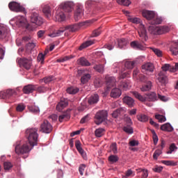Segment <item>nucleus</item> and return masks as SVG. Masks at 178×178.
I'll return each instance as SVG.
<instances>
[{
  "mask_svg": "<svg viewBox=\"0 0 178 178\" xmlns=\"http://www.w3.org/2000/svg\"><path fill=\"white\" fill-rule=\"evenodd\" d=\"M74 10V3L73 2H65L63 3L62 8H58L55 15L56 20L57 22H64L65 20L66 16L64 13L65 12L71 13Z\"/></svg>",
  "mask_w": 178,
  "mask_h": 178,
  "instance_id": "nucleus-1",
  "label": "nucleus"
},
{
  "mask_svg": "<svg viewBox=\"0 0 178 178\" xmlns=\"http://www.w3.org/2000/svg\"><path fill=\"white\" fill-rule=\"evenodd\" d=\"M133 95L138 100L142 102H145V104L149 106H152L151 104H148L147 102H155L158 99L156 97V93L154 92H149L145 95V97H143L140 93L138 92H134Z\"/></svg>",
  "mask_w": 178,
  "mask_h": 178,
  "instance_id": "nucleus-2",
  "label": "nucleus"
},
{
  "mask_svg": "<svg viewBox=\"0 0 178 178\" xmlns=\"http://www.w3.org/2000/svg\"><path fill=\"white\" fill-rule=\"evenodd\" d=\"M80 29V26L78 24H74L72 25H68L65 27H61L60 29L54 31L52 33L49 34L51 38H56L63 35V33L67 30L71 33L77 31Z\"/></svg>",
  "mask_w": 178,
  "mask_h": 178,
  "instance_id": "nucleus-3",
  "label": "nucleus"
},
{
  "mask_svg": "<svg viewBox=\"0 0 178 178\" xmlns=\"http://www.w3.org/2000/svg\"><path fill=\"white\" fill-rule=\"evenodd\" d=\"M28 142H17L15 145V151L17 155H24V154H29L30 151L32 149L29 146Z\"/></svg>",
  "mask_w": 178,
  "mask_h": 178,
  "instance_id": "nucleus-4",
  "label": "nucleus"
},
{
  "mask_svg": "<svg viewBox=\"0 0 178 178\" xmlns=\"http://www.w3.org/2000/svg\"><path fill=\"white\" fill-rule=\"evenodd\" d=\"M26 136L29 140V144L31 147H35L38 144V129L33 128V129H28L26 131Z\"/></svg>",
  "mask_w": 178,
  "mask_h": 178,
  "instance_id": "nucleus-5",
  "label": "nucleus"
},
{
  "mask_svg": "<svg viewBox=\"0 0 178 178\" xmlns=\"http://www.w3.org/2000/svg\"><path fill=\"white\" fill-rule=\"evenodd\" d=\"M108 113L106 111H100L96 113L95 115V122L96 124L99 125L105 121L107 118Z\"/></svg>",
  "mask_w": 178,
  "mask_h": 178,
  "instance_id": "nucleus-6",
  "label": "nucleus"
},
{
  "mask_svg": "<svg viewBox=\"0 0 178 178\" xmlns=\"http://www.w3.org/2000/svg\"><path fill=\"white\" fill-rule=\"evenodd\" d=\"M8 8L13 12L25 13V8L17 2H15V1L10 2L8 5Z\"/></svg>",
  "mask_w": 178,
  "mask_h": 178,
  "instance_id": "nucleus-7",
  "label": "nucleus"
},
{
  "mask_svg": "<svg viewBox=\"0 0 178 178\" xmlns=\"http://www.w3.org/2000/svg\"><path fill=\"white\" fill-rule=\"evenodd\" d=\"M31 22L37 26H41L43 24V19L38 13L33 11L31 15Z\"/></svg>",
  "mask_w": 178,
  "mask_h": 178,
  "instance_id": "nucleus-8",
  "label": "nucleus"
},
{
  "mask_svg": "<svg viewBox=\"0 0 178 178\" xmlns=\"http://www.w3.org/2000/svg\"><path fill=\"white\" fill-rule=\"evenodd\" d=\"M14 95H17V92L14 89H8L5 91L0 92V99H10Z\"/></svg>",
  "mask_w": 178,
  "mask_h": 178,
  "instance_id": "nucleus-9",
  "label": "nucleus"
},
{
  "mask_svg": "<svg viewBox=\"0 0 178 178\" xmlns=\"http://www.w3.org/2000/svg\"><path fill=\"white\" fill-rule=\"evenodd\" d=\"M157 80L160 85L163 87L166 86V84L168 83V76H166V73L163 72H160L158 74Z\"/></svg>",
  "mask_w": 178,
  "mask_h": 178,
  "instance_id": "nucleus-10",
  "label": "nucleus"
},
{
  "mask_svg": "<svg viewBox=\"0 0 178 178\" xmlns=\"http://www.w3.org/2000/svg\"><path fill=\"white\" fill-rule=\"evenodd\" d=\"M142 72H153L155 70V66L152 63H145L142 65Z\"/></svg>",
  "mask_w": 178,
  "mask_h": 178,
  "instance_id": "nucleus-11",
  "label": "nucleus"
},
{
  "mask_svg": "<svg viewBox=\"0 0 178 178\" xmlns=\"http://www.w3.org/2000/svg\"><path fill=\"white\" fill-rule=\"evenodd\" d=\"M75 147H76V149L78 152H79L80 155L82 156L83 160H87V155L86 152L83 150V149L81 147V143L80 140H75Z\"/></svg>",
  "mask_w": 178,
  "mask_h": 178,
  "instance_id": "nucleus-12",
  "label": "nucleus"
},
{
  "mask_svg": "<svg viewBox=\"0 0 178 178\" xmlns=\"http://www.w3.org/2000/svg\"><path fill=\"white\" fill-rule=\"evenodd\" d=\"M52 129L51 124L47 120H44L41 124V131L44 133L49 134L52 131Z\"/></svg>",
  "mask_w": 178,
  "mask_h": 178,
  "instance_id": "nucleus-13",
  "label": "nucleus"
},
{
  "mask_svg": "<svg viewBox=\"0 0 178 178\" xmlns=\"http://www.w3.org/2000/svg\"><path fill=\"white\" fill-rule=\"evenodd\" d=\"M138 34L142 40L147 41L148 39L147 30L144 25H140V29L138 30Z\"/></svg>",
  "mask_w": 178,
  "mask_h": 178,
  "instance_id": "nucleus-14",
  "label": "nucleus"
},
{
  "mask_svg": "<svg viewBox=\"0 0 178 178\" xmlns=\"http://www.w3.org/2000/svg\"><path fill=\"white\" fill-rule=\"evenodd\" d=\"M19 63L25 69L29 70L31 67L32 61L31 60H28V58H20L19 60Z\"/></svg>",
  "mask_w": 178,
  "mask_h": 178,
  "instance_id": "nucleus-15",
  "label": "nucleus"
},
{
  "mask_svg": "<svg viewBox=\"0 0 178 178\" xmlns=\"http://www.w3.org/2000/svg\"><path fill=\"white\" fill-rule=\"evenodd\" d=\"M142 15L147 20H152L155 17V13L152 10H143Z\"/></svg>",
  "mask_w": 178,
  "mask_h": 178,
  "instance_id": "nucleus-16",
  "label": "nucleus"
},
{
  "mask_svg": "<svg viewBox=\"0 0 178 178\" xmlns=\"http://www.w3.org/2000/svg\"><path fill=\"white\" fill-rule=\"evenodd\" d=\"M9 35L8 28L3 24H0V40L7 38Z\"/></svg>",
  "mask_w": 178,
  "mask_h": 178,
  "instance_id": "nucleus-17",
  "label": "nucleus"
},
{
  "mask_svg": "<svg viewBox=\"0 0 178 178\" xmlns=\"http://www.w3.org/2000/svg\"><path fill=\"white\" fill-rule=\"evenodd\" d=\"M123 102L127 104L129 107H134L136 104L135 103V100L130 97H128V96H126L124 97L123 99Z\"/></svg>",
  "mask_w": 178,
  "mask_h": 178,
  "instance_id": "nucleus-18",
  "label": "nucleus"
},
{
  "mask_svg": "<svg viewBox=\"0 0 178 178\" xmlns=\"http://www.w3.org/2000/svg\"><path fill=\"white\" fill-rule=\"evenodd\" d=\"M99 101V97L97 94H95L93 95H91L88 99V103L89 105H94L98 103Z\"/></svg>",
  "mask_w": 178,
  "mask_h": 178,
  "instance_id": "nucleus-19",
  "label": "nucleus"
},
{
  "mask_svg": "<svg viewBox=\"0 0 178 178\" xmlns=\"http://www.w3.org/2000/svg\"><path fill=\"white\" fill-rule=\"evenodd\" d=\"M71 109L67 110V111L64 112L61 115L59 116V121L60 122H63V120L67 121L70 119V111Z\"/></svg>",
  "mask_w": 178,
  "mask_h": 178,
  "instance_id": "nucleus-20",
  "label": "nucleus"
},
{
  "mask_svg": "<svg viewBox=\"0 0 178 178\" xmlns=\"http://www.w3.org/2000/svg\"><path fill=\"white\" fill-rule=\"evenodd\" d=\"M130 46L134 49L143 50L144 49V46L140 42L136 40L131 42Z\"/></svg>",
  "mask_w": 178,
  "mask_h": 178,
  "instance_id": "nucleus-21",
  "label": "nucleus"
},
{
  "mask_svg": "<svg viewBox=\"0 0 178 178\" xmlns=\"http://www.w3.org/2000/svg\"><path fill=\"white\" fill-rule=\"evenodd\" d=\"M78 65L82 67H89L91 65V63L87 58H85V57H80V58H78Z\"/></svg>",
  "mask_w": 178,
  "mask_h": 178,
  "instance_id": "nucleus-22",
  "label": "nucleus"
},
{
  "mask_svg": "<svg viewBox=\"0 0 178 178\" xmlns=\"http://www.w3.org/2000/svg\"><path fill=\"white\" fill-rule=\"evenodd\" d=\"M37 88V86L28 85L24 87L23 92L24 94L32 93Z\"/></svg>",
  "mask_w": 178,
  "mask_h": 178,
  "instance_id": "nucleus-23",
  "label": "nucleus"
},
{
  "mask_svg": "<svg viewBox=\"0 0 178 178\" xmlns=\"http://www.w3.org/2000/svg\"><path fill=\"white\" fill-rule=\"evenodd\" d=\"M26 19L24 17L19 15L17 17L16 24L19 27H24L26 25Z\"/></svg>",
  "mask_w": 178,
  "mask_h": 178,
  "instance_id": "nucleus-24",
  "label": "nucleus"
},
{
  "mask_svg": "<svg viewBox=\"0 0 178 178\" xmlns=\"http://www.w3.org/2000/svg\"><path fill=\"white\" fill-rule=\"evenodd\" d=\"M170 29L168 26H157V35H162L169 32Z\"/></svg>",
  "mask_w": 178,
  "mask_h": 178,
  "instance_id": "nucleus-25",
  "label": "nucleus"
},
{
  "mask_svg": "<svg viewBox=\"0 0 178 178\" xmlns=\"http://www.w3.org/2000/svg\"><path fill=\"white\" fill-rule=\"evenodd\" d=\"M122 95V91L120 88H113L110 94V96L113 98H118Z\"/></svg>",
  "mask_w": 178,
  "mask_h": 178,
  "instance_id": "nucleus-26",
  "label": "nucleus"
},
{
  "mask_svg": "<svg viewBox=\"0 0 178 178\" xmlns=\"http://www.w3.org/2000/svg\"><path fill=\"white\" fill-rule=\"evenodd\" d=\"M83 15V10L81 7H78L76 8V10L75 11V15H74V18L75 19V21H79L82 18V16Z\"/></svg>",
  "mask_w": 178,
  "mask_h": 178,
  "instance_id": "nucleus-27",
  "label": "nucleus"
},
{
  "mask_svg": "<svg viewBox=\"0 0 178 178\" xmlns=\"http://www.w3.org/2000/svg\"><path fill=\"white\" fill-rule=\"evenodd\" d=\"M118 88L122 90H127L129 89L130 85L127 81H121L118 84Z\"/></svg>",
  "mask_w": 178,
  "mask_h": 178,
  "instance_id": "nucleus-28",
  "label": "nucleus"
},
{
  "mask_svg": "<svg viewBox=\"0 0 178 178\" xmlns=\"http://www.w3.org/2000/svg\"><path fill=\"white\" fill-rule=\"evenodd\" d=\"M68 102L67 99H62L60 102L57 105L56 109L58 111H61L64 108L68 106Z\"/></svg>",
  "mask_w": 178,
  "mask_h": 178,
  "instance_id": "nucleus-29",
  "label": "nucleus"
},
{
  "mask_svg": "<svg viewBox=\"0 0 178 178\" xmlns=\"http://www.w3.org/2000/svg\"><path fill=\"white\" fill-rule=\"evenodd\" d=\"M116 84V79L113 76L108 77L106 79V85L108 88H111L113 86H115Z\"/></svg>",
  "mask_w": 178,
  "mask_h": 178,
  "instance_id": "nucleus-30",
  "label": "nucleus"
},
{
  "mask_svg": "<svg viewBox=\"0 0 178 178\" xmlns=\"http://www.w3.org/2000/svg\"><path fill=\"white\" fill-rule=\"evenodd\" d=\"M170 51L174 56H177L178 54V42H175L172 43Z\"/></svg>",
  "mask_w": 178,
  "mask_h": 178,
  "instance_id": "nucleus-31",
  "label": "nucleus"
},
{
  "mask_svg": "<svg viewBox=\"0 0 178 178\" xmlns=\"http://www.w3.org/2000/svg\"><path fill=\"white\" fill-rule=\"evenodd\" d=\"M42 11L47 19H49L51 17V8L49 6L44 5Z\"/></svg>",
  "mask_w": 178,
  "mask_h": 178,
  "instance_id": "nucleus-32",
  "label": "nucleus"
},
{
  "mask_svg": "<svg viewBox=\"0 0 178 178\" xmlns=\"http://www.w3.org/2000/svg\"><path fill=\"white\" fill-rule=\"evenodd\" d=\"M162 72H165L170 71L171 72H175V69L174 68L173 66L170 65V64H164L162 67Z\"/></svg>",
  "mask_w": 178,
  "mask_h": 178,
  "instance_id": "nucleus-33",
  "label": "nucleus"
},
{
  "mask_svg": "<svg viewBox=\"0 0 178 178\" xmlns=\"http://www.w3.org/2000/svg\"><path fill=\"white\" fill-rule=\"evenodd\" d=\"M152 81H148L147 83H145V85L143 86L140 88V90L142 92L149 91L152 89Z\"/></svg>",
  "mask_w": 178,
  "mask_h": 178,
  "instance_id": "nucleus-34",
  "label": "nucleus"
},
{
  "mask_svg": "<svg viewBox=\"0 0 178 178\" xmlns=\"http://www.w3.org/2000/svg\"><path fill=\"white\" fill-rule=\"evenodd\" d=\"M161 129L164 131H173V127L169 123H166L164 124H162L161 126Z\"/></svg>",
  "mask_w": 178,
  "mask_h": 178,
  "instance_id": "nucleus-35",
  "label": "nucleus"
},
{
  "mask_svg": "<svg viewBox=\"0 0 178 178\" xmlns=\"http://www.w3.org/2000/svg\"><path fill=\"white\" fill-rule=\"evenodd\" d=\"M158 26L151 24L148 27V31L150 34L158 35Z\"/></svg>",
  "mask_w": 178,
  "mask_h": 178,
  "instance_id": "nucleus-36",
  "label": "nucleus"
},
{
  "mask_svg": "<svg viewBox=\"0 0 178 178\" xmlns=\"http://www.w3.org/2000/svg\"><path fill=\"white\" fill-rule=\"evenodd\" d=\"M94 44V41L93 40H87L85 42L82 43L80 46H79V50L81 51L85 48H87L91 45H92Z\"/></svg>",
  "mask_w": 178,
  "mask_h": 178,
  "instance_id": "nucleus-37",
  "label": "nucleus"
},
{
  "mask_svg": "<svg viewBox=\"0 0 178 178\" xmlns=\"http://www.w3.org/2000/svg\"><path fill=\"white\" fill-rule=\"evenodd\" d=\"M127 43H128V41L125 38H121V39L118 40V46L120 49L127 46Z\"/></svg>",
  "mask_w": 178,
  "mask_h": 178,
  "instance_id": "nucleus-38",
  "label": "nucleus"
},
{
  "mask_svg": "<svg viewBox=\"0 0 178 178\" xmlns=\"http://www.w3.org/2000/svg\"><path fill=\"white\" fill-rule=\"evenodd\" d=\"M108 161L111 163H116L119 161V157L116 155H111L108 158Z\"/></svg>",
  "mask_w": 178,
  "mask_h": 178,
  "instance_id": "nucleus-39",
  "label": "nucleus"
},
{
  "mask_svg": "<svg viewBox=\"0 0 178 178\" xmlns=\"http://www.w3.org/2000/svg\"><path fill=\"white\" fill-rule=\"evenodd\" d=\"M91 78V76L90 74H84L81 76V82L83 83V84H85L87 82H88V81Z\"/></svg>",
  "mask_w": 178,
  "mask_h": 178,
  "instance_id": "nucleus-40",
  "label": "nucleus"
},
{
  "mask_svg": "<svg viewBox=\"0 0 178 178\" xmlns=\"http://www.w3.org/2000/svg\"><path fill=\"white\" fill-rule=\"evenodd\" d=\"M117 3L119 5L124 6H129L131 4V1L130 0H117Z\"/></svg>",
  "mask_w": 178,
  "mask_h": 178,
  "instance_id": "nucleus-41",
  "label": "nucleus"
},
{
  "mask_svg": "<svg viewBox=\"0 0 178 178\" xmlns=\"http://www.w3.org/2000/svg\"><path fill=\"white\" fill-rule=\"evenodd\" d=\"M135 66V61H126L124 63V67L128 70H131Z\"/></svg>",
  "mask_w": 178,
  "mask_h": 178,
  "instance_id": "nucleus-42",
  "label": "nucleus"
},
{
  "mask_svg": "<svg viewBox=\"0 0 178 178\" xmlns=\"http://www.w3.org/2000/svg\"><path fill=\"white\" fill-rule=\"evenodd\" d=\"M93 69L99 73H103L104 70V65H102V64H99V65H95L93 67Z\"/></svg>",
  "mask_w": 178,
  "mask_h": 178,
  "instance_id": "nucleus-43",
  "label": "nucleus"
},
{
  "mask_svg": "<svg viewBox=\"0 0 178 178\" xmlns=\"http://www.w3.org/2000/svg\"><path fill=\"white\" fill-rule=\"evenodd\" d=\"M79 91V89L75 87H71L68 88L67 90V93L71 94V95H75Z\"/></svg>",
  "mask_w": 178,
  "mask_h": 178,
  "instance_id": "nucleus-44",
  "label": "nucleus"
},
{
  "mask_svg": "<svg viewBox=\"0 0 178 178\" xmlns=\"http://www.w3.org/2000/svg\"><path fill=\"white\" fill-rule=\"evenodd\" d=\"M161 23H162V19L159 17H156L152 20L149 21V24H151L152 25H158V24H161Z\"/></svg>",
  "mask_w": 178,
  "mask_h": 178,
  "instance_id": "nucleus-45",
  "label": "nucleus"
},
{
  "mask_svg": "<svg viewBox=\"0 0 178 178\" xmlns=\"http://www.w3.org/2000/svg\"><path fill=\"white\" fill-rule=\"evenodd\" d=\"M123 111L124 110L122 108L116 109L115 111L112 113V117L114 118H118L123 112Z\"/></svg>",
  "mask_w": 178,
  "mask_h": 178,
  "instance_id": "nucleus-46",
  "label": "nucleus"
},
{
  "mask_svg": "<svg viewBox=\"0 0 178 178\" xmlns=\"http://www.w3.org/2000/svg\"><path fill=\"white\" fill-rule=\"evenodd\" d=\"M135 176V172H134L132 170L129 169L125 172V175L123 176L122 177H133Z\"/></svg>",
  "mask_w": 178,
  "mask_h": 178,
  "instance_id": "nucleus-47",
  "label": "nucleus"
},
{
  "mask_svg": "<svg viewBox=\"0 0 178 178\" xmlns=\"http://www.w3.org/2000/svg\"><path fill=\"white\" fill-rule=\"evenodd\" d=\"M124 131L127 134H132L134 133V129L131 125H127L123 127Z\"/></svg>",
  "mask_w": 178,
  "mask_h": 178,
  "instance_id": "nucleus-48",
  "label": "nucleus"
},
{
  "mask_svg": "<svg viewBox=\"0 0 178 178\" xmlns=\"http://www.w3.org/2000/svg\"><path fill=\"white\" fill-rule=\"evenodd\" d=\"M102 33V31H101V28H98L97 29H95L92 31V34H91V37L92 38H96L98 37L99 35H100Z\"/></svg>",
  "mask_w": 178,
  "mask_h": 178,
  "instance_id": "nucleus-49",
  "label": "nucleus"
},
{
  "mask_svg": "<svg viewBox=\"0 0 178 178\" xmlns=\"http://www.w3.org/2000/svg\"><path fill=\"white\" fill-rule=\"evenodd\" d=\"M128 20L136 24H140L141 21L139 17H128Z\"/></svg>",
  "mask_w": 178,
  "mask_h": 178,
  "instance_id": "nucleus-50",
  "label": "nucleus"
},
{
  "mask_svg": "<svg viewBox=\"0 0 178 178\" xmlns=\"http://www.w3.org/2000/svg\"><path fill=\"white\" fill-rule=\"evenodd\" d=\"M49 90H50L49 88H47L44 86H40V87L37 86V88L35 90H37L40 93H44V92H46Z\"/></svg>",
  "mask_w": 178,
  "mask_h": 178,
  "instance_id": "nucleus-51",
  "label": "nucleus"
},
{
  "mask_svg": "<svg viewBox=\"0 0 178 178\" xmlns=\"http://www.w3.org/2000/svg\"><path fill=\"white\" fill-rule=\"evenodd\" d=\"M104 134V129L102 128H99L95 130V134L97 137H101Z\"/></svg>",
  "mask_w": 178,
  "mask_h": 178,
  "instance_id": "nucleus-52",
  "label": "nucleus"
},
{
  "mask_svg": "<svg viewBox=\"0 0 178 178\" xmlns=\"http://www.w3.org/2000/svg\"><path fill=\"white\" fill-rule=\"evenodd\" d=\"M138 120L140 122H146L149 120V118L146 115H140L138 116Z\"/></svg>",
  "mask_w": 178,
  "mask_h": 178,
  "instance_id": "nucleus-53",
  "label": "nucleus"
},
{
  "mask_svg": "<svg viewBox=\"0 0 178 178\" xmlns=\"http://www.w3.org/2000/svg\"><path fill=\"white\" fill-rule=\"evenodd\" d=\"M151 132L152 134V138H153V141H154V145H156V144H158V136L156 135V133H155L154 130H151Z\"/></svg>",
  "mask_w": 178,
  "mask_h": 178,
  "instance_id": "nucleus-54",
  "label": "nucleus"
},
{
  "mask_svg": "<svg viewBox=\"0 0 178 178\" xmlns=\"http://www.w3.org/2000/svg\"><path fill=\"white\" fill-rule=\"evenodd\" d=\"M29 109L31 112H32L33 113H40V109L36 106H29Z\"/></svg>",
  "mask_w": 178,
  "mask_h": 178,
  "instance_id": "nucleus-55",
  "label": "nucleus"
},
{
  "mask_svg": "<svg viewBox=\"0 0 178 178\" xmlns=\"http://www.w3.org/2000/svg\"><path fill=\"white\" fill-rule=\"evenodd\" d=\"M72 57L70 56H65V57H61L60 58H58L57 62L58 63H64L70 59H71Z\"/></svg>",
  "mask_w": 178,
  "mask_h": 178,
  "instance_id": "nucleus-56",
  "label": "nucleus"
},
{
  "mask_svg": "<svg viewBox=\"0 0 178 178\" xmlns=\"http://www.w3.org/2000/svg\"><path fill=\"white\" fill-rule=\"evenodd\" d=\"M35 47V44L34 42H29L26 45V51H31Z\"/></svg>",
  "mask_w": 178,
  "mask_h": 178,
  "instance_id": "nucleus-57",
  "label": "nucleus"
},
{
  "mask_svg": "<svg viewBox=\"0 0 178 178\" xmlns=\"http://www.w3.org/2000/svg\"><path fill=\"white\" fill-rule=\"evenodd\" d=\"M110 149L113 152V154H117L118 153V147H117V143H113L111 145Z\"/></svg>",
  "mask_w": 178,
  "mask_h": 178,
  "instance_id": "nucleus-58",
  "label": "nucleus"
},
{
  "mask_svg": "<svg viewBox=\"0 0 178 178\" xmlns=\"http://www.w3.org/2000/svg\"><path fill=\"white\" fill-rule=\"evenodd\" d=\"M161 163L167 166H175L176 163L173 161H161Z\"/></svg>",
  "mask_w": 178,
  "mask_h": 178,
  "instance_id": "nucleus-59",
  "label": "nucleus"
},
{
  "mask_svg": "<svg viewBox=\"0 0 178 178\" xmlns=\"http://www.w3.org/2000/svg\"><path fill=\"white\" fill-rule=\"evenodd\" d=\"M161 154H162V150H161V149H156V150L154 152V154H153V159H154V160H158V156H159L161 155Z\"/></svg>",
  "mask_w": 178,
  "mask_h": 178,
  "instance_id": "nucleus-60",
  "label": "nucleus"
},
{
  "mask_svg": "<svg viewBox=\"0 0 178 178\" xmlns=\"http://www.w3.org/2000/svg\"><path fill=\"white\" fill-rule=\"evenodd\" d=\"M155 118L158 120L159 122H163L166 121V118L162 115H156Z\"/></svg>",
  "mask_w": 178,
  "mask_h": 178,
  "instance_id": "nucleus-61",
  "label": "nucleus"
},
{
  "mask_svg": "<svg viewBox=\"0 0 178 178\" xmlns=\"http://www.w3.org/2000/svg\"><path fill=\"white\" fill-rule=\"evenodd\" d=\"M55 79V77L53 76H50L48 77H45L42 79V81H44V82L47 84L49 83L50 82H51L52 81H54Z\"/></svg>",
  "mask_w": 178,
  "mask_h": 178,
  "instance_id": "nucleus-62",
  "label": "nucleus"
},
{
  "mask_svg": "<svg viewBox=\"0 0 178 178\" xmlns=\"http://www.w3.org/2000/svg\"><path fill=\"white\" fill-rule=\"evenodd\" d=\"M152 50L158 57H162V51L159 50V49H155L154 47H152Z\"/></svg>",
  "mask_w": 178,
  "mask_h": 178,
  "instance_id": "nucleus-63",
  "label": "nucleus"
},
{
  "mask_svg": "<svg viewBox=\"0 0 178 178\" xmlns=\"http://www.w3.org/2000/svg\"><path fill=\"white\" fill-rule=\"evenodd\" d=\"M3 166H4L5 170H9L10 169L12 168L13 165L11 164L10 162H4Z\"/></svg>",
  "mask_w": 178,
  "mask_h": 178,
  "instance_id": "nucleus-64",
  "label": "nucleus"
}]
</instances>
